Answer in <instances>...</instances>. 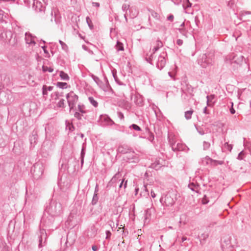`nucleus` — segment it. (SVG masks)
I'll return each instance as SVG.
<instances>
[{"instance_id":"40","label":"nucleus","mask_w":251,"mask_h":251,"mask_svg":"<svg viewBox=\"0 0 251 251\" xmlns=\"http://www.w3.org/2000/svg\"><path fill=\"white\" fill-rule=\"evenodd\" d=\"M112 74H113V77L115 79V81L120 85H125V84L123 83V82H121L119 79H118L117 76V75H116V73H114L113 72H112Z\"/></svg>"},{"instance_id":"44","label":"nucleus","mask_w":251,"mask_h":251,"mask_svg":"<svg viewBox=\"0 0 251 251\" xmlns=\"http://www.w3.org/2000/svg\"><path fill=\"white\" fill-rule=\"evenodd\" d=\"M39 244L38 245L39 248H41L44 247V246H45V245H46V240H45V241L44 242H43V239H42V236H41L39 237Z\"/></svg>"},{"instance_id":"45","label":"nucleus","mask_w":251,"mask_h":251,"mask_svg":"<svg viewBox=\"0 0 251 251\" xmlns=\"http://www.w3.org/2000/svg\"><path fill=\"white\" fill-rule=\"evenodd\" d=\"M224 147L225 149H226L229 151H231L232 149V145L231 144H228L227 142L225 143Z\"/></svg>"},{"instance_id":"64","label":"nucleus","mask_w":251,"mask_h":251,"mask_svg":"<svg viewBox=\"0 0 251 251\" xmlns=\"http://www.w3.org/2000/svg\"><path fill=\"white\" fill-rule=\"evenodd\" d=\"M92 5L93 6H95V7H99L100 6V3L99 2H92Z\"/></svg>"},{"instance_id":"38","label":"nucleus","mask_w":251,"mask_h":251,"mask_svg":"<svg viewBox=\"0 0 251 251\" xmlns=\"http://www.w3.org/2000/svg\"><path fill=\"white\" fill-rule=\"evenodd\" d=\"M210 147V143L208 141H203V150L204 151L207 150Z\"/></svg>"},{"instance_id":"30","label":"nucleus","mask_w":251,"mask_h":251,"mask_svg":"<svg viewBox=\"0 0 251 251\" xmlns=\"http://www.w3.org/2000/svg\"><path fill=\"white\" fill-rule=\"evenodd\" d=\"M91 77L99 86H101V85L102 84V81L100 80L98 76L95 75H94L92 74L91 75Z\"/></svg>"},{"instance_id":"43","label":"nucleus","mask_w":251,"mask_h":251,"mask_svg":"<svg viewBox=\"0 0 251 251\" xmlns=\"http://www.w3.org/2000/svg\"><path fill=\"white\" fill-rule=\"evenodd\" d=\"M103 120L107 122V124L109 125H112L114 124L113 121L108 117L104 116Z\"/></svg>"},{"instance_id":"42","label":"nucleus","mask_w":251,"mask_h":251,"mask_svg":"<svg viewBox=\"0 0 251 251\" xmlns=\"http://www.w3.org/2000/svg\"><path fill=\"white\" fill-rule=\"evenodd\" d=\"M193 112V111H186L185 112V117L187 120H189L191 118Z\"/></svg>"},{"instance_id":"16","label":"nucleus","mask_w":251,"mask_h":251,"mask_svg":"<svg viewBox=\"0 0 251 251\" xmlns=\"http://www.w3.org/2000/svg\"><path fill=\"white\" fill-rule=\"evenodd\" d=\"M132 151V149L130 148L127 145H121L117 149V151L119 153L122 154H126V155Z\"/></svg>"},{"instance_id":"17","label":"nucleus","mask_w":251,"mask_h":251,"mask_svg":"<svg viewBox=\"0 0 251 251\" xmlns=\"http://www.w3.org/2000/svg\"><path fill=\"white\" fill-rule=\"evenodd\" d=\"M205 159L206 161V163L209 164L211 166H215L218 165H222L224 164L223 161L214 160L209 157V156H206Z\"/></svg>"},{"instance_id":"13","label":"nucleus","mask_w":251,"mask_h":251,"mask_svg":"<svg viewBox=\"0 0 251 251\" xmlns=\"http://www.w3.org/2000/svg\"><path fill=\"white\" fill-rule=\"evenodd\" d=\"M198 64L203 68H206L210 63L206 54H203L198 60Z\"/></svg>"},{"instance_id":"22","label":"nucleus","mask_w":251,"mask_h":251,"mask_svg":"<svg viewBox=\"0 0 251 251\" xmlns=\"http://www.w3.org/2000/svg\"><path fill=\"white\" fill-rule=\"evenodd\" d=\"M105 84H103V83L100 86L101 89L105 92H108L109 90H111V87L108 82V79L106 77L105 78Z\"/></svg>"},{"instance_id":"18","label":"nucleus","mask_w":251,"mask_h":251,"mask_svg":"<svg viewBox=\"0 0 251 251\" xmlns=\"http://www.w3.org/2000/svg\"><path fill=\"white\" fill-rule=\"evenodd\" d=\"M215 97L214 95H210L206 96V102L208 106L212 107L214 104Z\"/></svg>"},{"instance_id":"12","label":"nucleus","mask_w":251,"mask_h":251,"mask_svg":"<svg viewBox=\"0 0 251 251\" xmlns=\"http://www.w3.org/2000/svg\"><path fill=\"white\" fill-rule=\"evenodd\" d=\"M172 149L174 151H184L186 152L189 150V148L180 141H178L176 144H174Z\"/></svg>"},{"instance_id":"21","label":"nucleus","mask_w":251,"mask_h":251,"mask_svg":"<svg viewBox=\"0 0 251 251\" xmlns=\"http://www.w3.org/2000/svg\"><path fill=\"white\" fill-rule=\"evenodd\" d=\"M51 15L52 16V18L51 19V22L53 21V18H54V21L56 24L59 25L61 23V17L59 14H57L54 12V14L53 16V12L51 11Z\"/></svg>"},{"instance_id":"39","label":"nucleus","mask_w":251,"mask_h":251,"mask_svg":"<svg viewBox=\"0 0 251 251\" xmlns=\"http://www.w3.org/2000/svg\"><path fill=\"white\" fill-rule=\"evenodd\" d=\"M86 22H87L89 28L91 29H92L94 27V25H93L92 21H91V19L89 18V17L87 16L86 18Z\"/></svg>"},{"instance_id":"55","label":"nucleus","mask_w":251,"mask_h":251,"mask_svg":"<svg viewBox=\"0 0 251 251\" xmlns=\"http://www.w3.org/2000/svg\"><path fill=\"white\" fill-rule=\"evenodd\" d=\"M42 90L43 96L44 98H46L48 95V91L46 89H45V88H44L43 87H42Z\"/></svg>"},{"instance_id":"6","label":"nucleus","mask_w":251,"mask_h":251,"mask_svg":"<svg viewBox=\"0 0 251 251\" xmlns=\"http://www.w3.org/2000/svg\"><path fill=\"white\" fill-rule=\"evenodd\" d=\"M66 99L70 110H73L78 101V96L73 91H71L66 95Z\"/></svg>"},{"instance_id":"52","label":"nucleus","mask_w":251,"mask_h":251,"mask_svg":"<svg viewBox=\"0 0 251 251\" xmlns=\"http://www.w3.org/2000/svg\"><path fill=\"white\" fill-rule=\"evenodd\" d=\"M0 38L5 41V39H6V30H3L2 31H1V32H0Z\"/></svg>"},{"instance_id":"4","label":"nucleus","mask_w":251,"mask_h":251,"mask_svg":"<svg viewBox=\"0 0 251 251\" xmlns=\"http://www.w3.org/2000/svg\"><path fill=\"white\" fill-rule=\"evenodd\" d=\"M44 170L43 164L40 162L36 163L31 168V172L34 179H38L41 178Z\"/></svg>"},{"instance_id":"61","label":"nucleus","mask_w":251,"mask_h":251,"mask_svg":"<svg viewBox=\"0 0 251 251\" xmlns=\"http://www.w3.org/2000/svg\"><path fill=\"white\" fill-rule=\"evenodd\" d=\"M174 4L179 5L181 2V0H171Z\"/></svg>"},{"instance_id":"26","label":"nucleus","mask_w":251,"mask_h":251,"mask_svg":"<svg viewBox=\"0 0 251 251\" xmlns=\"http://www.w3.org/2000/svg\"><path fill=\"white\" fill-rule=\"evenodd\" d=\"M188 187L193 191L195 192H198L199 191V185L197 184H195L194 183H190L188 185Z\"/></svg>"},{"instance_id":"23","label":"nucleus","mask_w":251,"mask_h":251,"mask_svg":"<svg viewBox=\"0 0 251 251\" xmlns=\"http://www.w3.org/2000/svg\"><path fill=\"white\" fill-rule=\"evenodd\" d=\"M7 18V15L5 13V12L0 9V22L1 23H5L6 24L7 23L6 19Z\"/></svg>"},{"instance_id":"31","label":"nucleus","mask_w":251,"mask_h":251,"mask_svg":"<svg viewBox=\"0 0 251 251\" xmlns=\"http://www.w3.org/2000/svg\"><path fill=\"white\" fill-rule=\"evenodd\" d=\"M89 101L90 103L93 105L95 108L97 107L98 106V102L94 99L93 97H89L88 98Z\"/></svg>"},{"instance_id":"5","label":"nucleus","mask_w":251,"mask_h":251,"mask_svg":"<svg viewBox=\"0 0 251 251\" xmlns=\"http://www.w3.org/2000/svg\"><path fill=\"white\" fill-rule=\"evenodd\" d=\"M62 211L61 203L57 202L51 203L48 209V211L52 216H56L60 214Z\"/></svg>"},{"instance_id":"7","label":"nucleus","mask_w":251,"mask_h":251,"mask_svg":"<svg viewBox=\"0 0 251 251\" xmlns=\"http://www.w3.org/2000/svg\"><path fill=\"white\" fill-rule=\"evenodd\" d=\"M167 58V53L166 51H162L158 57L156 63V67L159 70H161L165 67Z\"/></svg>"},{"instance_id":"24","label":"nucleus","mask_w":251,"mask_h":251,"mask_svg":"<svg viewBox=\"0 0 251 251\" xmlns=\"http://www.w3.org/2000/svg\"><path fill=\"white\" fill-rule=\"evenodd\" d=\"M134 102L137 105L139 106H142L143 104V98L140 96H136L134 99Z\"/></svg>"},{"instance_id":"33","label":"nucleus","mask_w":251,"mask_h":251,"mask_svg":"<svg viewBox=\"0 0 251 251\" xmlns=\"http://www.w3.org/2000/svg\"><path fill=\"white\" fill-rule=\"evenodd\" d=\"M208 237V235L207 233H202L200 236V241L201 244L204 243V242L206 239H207Z\"/></svg>"},{"instance_id":"11","label":"nucleus","mask_w":251,"mask_h":251,"mask_svg":"<svg viewBox=\"0 0 251 251\" xmlns=\"http://www.w3.org/2000/svg\"><path fill=\"white\" fill-rule=\"evenodd\" d=\"M25 41L26 44L29 45V46H35L36 44L35 39L37 38L36 36L33 35L29 32H26L25 34Z\"/></svg>"},{"instance_id":"59","label":"nucleus","mask_w":251,"mask_h":251,"mask_svg":"<svg viewBox=\"0 0 251 251\" xmlns=\"http://www.w3.org/2000/svg\"><path fill=\"white\" fill-rule=\"evenodd\" d=\"M174 18V15L171 14L169 15L167 17V20L171 22L173 21Z\"/></svg>"},{"instance_id":"9","label":"nucleus","mask_w":251,"mask_h":251,"mask_svg":"<svg viewBox=\"0 0 251 251\" xmlns=\"http://www.w3.org/2000/svg\"><path fill=\"white\" fill-rule=\"evenodd\" d=\"M33 10L38 13L40 16H43L45 14L46 6L42 3L41 2L36 0L32 7Z\"/></svg>"},{"instance_id":"8","label":"nucleus","mask_w":251,"mask_h":251,"mask_svg":"<svg viewBox=\"0 0 251 251\" xmlns=\"http://www.w3.org/2000/svg\"><path fill=\"white\" fill-rule=\"evenodd\" d=\"M162 46L163 44L162 42L159 39H158L156 41L155 46L152 49L151 54L148 57H146L145 58L146 60L150 64L153 65L152 61L154 59V54Z\"/></svg>"},{"instance_id":"48","label":"nucleus","mask_w":251,"mask_h":251,"mask_svg":"<svg viewBox=\"0 0 251 251\" xmlns=\"http://www.w3.org/2000/svg\"><path fill=\"white\" fill-rule=\"evenodd\" d=\"M129 6H130L129 4H127L126 3L123 4L122 7L123 11L125 12L126 13L128 9L129 8Z\"/></svg>"},{"instance_id":"3","label":"nucleus","mask_w":251,"mask_h":251,"mask_svg":"<svg viewBox=\"0 0 251 251\" xmlns=\"http://www.w3.org/2000/svg\"><path fill=\"white\" fill-rule=\"evenodd\" d=\"M232 237L227 235L225 236L223 238L221 244V247L223 251H232L233 249V243L235 242L232 241Z\"/></svg>"},{"instance_id":"10","label":"nucleus","mask_w":251,"mask_h":251,"mask_svg":"<svg viewBox=\"0 0 251 251\" xmlns=\"http://www.w3.org/2000/svg\"><path fill=\"white\" fill-rule=\"evenodd\" d=\"M125 160L129 163H138L139 161V157L138 154L136 153L133 151H131L125 157Z\"/></svg>"},{"instance_id":"54","label":"nucleus","mask_w":251,"mask_h":251,"mask_svg":"<svg viewBox=\"0 0 251 251\" xmlns=\"http://www.w3.org/2000/svg\"><path fill=\"white\" fill-rule=\"evenodd\" d=\"M85 154V147L84 145H83L82 149H81V151L80 157H84Z\"/></svg>"},{"instance_id":"2","label":"nucleus","mask_w":251,"mask_h":251,"mask_svg":"<svg viewBox=\"0 0 251 251\" xmlns=\"http://www.w3.org/2000/svg\"><path fill=\"white\" fill-rule=\"evenodd\" d=\"M181 98L182 99L186 100L191 97L193 92V88L189 84L187 80H183L181 82Z\"/></svg>"},{"instance_id":"50","label":"nucleus","mask_w":251,"mask_h":251,"mask_svg":"<svg viewBox=\"0 0 251 251\" xmlns=\"http://www.w3.org/2000/svg\"><path fill=\"white\" fill-rule=\"evenodd\" d=\"M66 128L68 129L70 131H72L75 129L74 126L72 124L68 123L66 124Z\"/></svg>"},{"instance_id":"51","label":"nucleus","mask_w":251,"mask_h":251,"mask_svg":"<svg viewBox=\"0 0 251 251\" xmlns=\"http://www.w3.org/2000/svg\"><path fill=\"white\" fill-rule=\"evenodd\" d=\"M59 43L61 45L62 48L63 50H66L68 49V46L67 45L64 43L61 40H59Z\"/></svg>"},{"instance_id":"1","label":"nucleus","mask_w":251,"mask_h":251,"mask_svg":"<svg viewBox=\"0 0 251 251\" xmlns=\"http://www.w3.org/2000/svg\"><path fill=\"white\" fill-rule=\"evenodd\" d=\"M176 193L173 191L169 192L164 197L162 196L160 202L163 206H172L176 200Z\"/></svg>"},{"instance_id":"29","label":"nucleus","mask_w":251,"mask_h":251,"mask_svg":"<svg viewBox=\"0 0 251 251\" xmlns=\"http://www.w3.org/2000/svg\"><path fill=\"white\" fill-rule=\"evenodd\" d=\"M56 86L60 89H66L67 88L68 84L64 82H57L56 83Z\"/></svg>"},{"instance_id":"37","label":"nucleus","mask_w":251,"mask_h":251,"mask_svg":"<svg viewBox=\"0 0 251 251\" xmlns=\"http://www.w3.org/2000/svg\"><path fill=\"white\" fill-rule=\"evenodd\" d=\"M42 71L44 72H49L50 73H51L53 71V69L50 67H49L47 66L43 65Z\"/></svg>"},{"instance_id":"25","label":"nucleus","mask_w":251,"mask_h":251,"mask_svg":"<svg viewBox=\"0 0 251 251\" xmlns=\"http://www.w3.org/2000/svg\"><path fill=\"white\" fill-rule=\"evenodd\" d=\"M59 76L61 79L63 80H69L70 79L68 75L63 71L60 72Z\"/></svg>"},{"instance_id":"56","label":"nucleus","mask_w":251,"mask_h":251,"mask_svg":"<svg viewBox=\"0 0 251 251\" xmlns=\"http://www.w3.org/2000/svg\"><path fill=\"white\" fill-rule=\"evenodd\" d=\"M106 233V237L105 239L107 240H109L110 239V237L111 235V233L109 230H106L105 232Z\"/></svg>"},{"instance_id":"46","label":"nucleus","mask_w":251,"mask_h":251,"mask_svg":"<svg viewBox=\"0 0 251 251\" xmlns=\"http://www.w3.org/2000/svg\"><path fill=\"white\" fill-rule=\"evenodd\" d=\"M143 188H144V191L143 192L141 193L140 195L141 196L143 195L144 196H149V192L147 190L146 185H144L143 186Z\"/></svg>"},{"instance_id":"34","label":"nucleus","mask_w":251,"mask_h":251,"mask_svg":"<svg viewBox=\"0 0 251 251\" xmlns=\"http://www.w3.org/2000/svg\"><path fill=\"white\" fill-rule=\"evenodd\" d=\"M37 0H25L24 2L25 4L28 7L32 6V7L34 5Z\"/></svg>"},{"instance_id":"41","label":"nucleus","mask_w":251,"mask_h":251,"mask_svg":"<svg viewBox=\"0 0 251 251\" xmlns=\"http://www.w3.org/2000/svg\"><path fill=\"white\" fill-rule=\"evenodd\" d=\"M129 128L130 129H133L136 131H141L142 129L141 127L136 124H132L130 126Z\"/></svg>"},{"instance_id":"47","label":"nucleus","mask_w":251,"mask_h":251,"mask_svg":"<svg viewBox=\"0 0 251 251\" xmlns=\"http://www.w3.org/2000/svg\"><path fill=\"white\" fill-rule=\"evenodd\" d=\"M245 155V153L244 152V151H242L238 154L237 159L239 160H242L244 159Z\"/></svg>"},{"instance_id":"63","label":"nucleus","mask_w":251,"mask_h":251,"mask_svg":"<svg viewBox=\"0 0 251 251\" xmlns=\"http://www.w3.org/2000/svg\"><path fill=\"white\" fill-rule=\"evenodd\" d=\"M118 116L119 117V118L121 119H123L124 118V115L123 113H122L121 112H118Z\"/></svg>"},{"instance_id":"53","label":"nucleus","mask_w":251,"mask_h":251,"mask_svg":"<svg viewBox=\"0 0 251 251\" xmlns=\"http://www.w3.org/2000/svg\"><path fill=\"white\" fill-rule=\"evenodd\" d=\"M44 88L46 89L48 91H51L53 90V87L51 86H48L46 85H44L43 87Z\"/></svg>"},{"instance_id":"27","label":"nucleus","mask_w":251,"mask_h":251,"mask_svg":"<svg viewBox=\"0 0 251 251\" xmlns=\"http://www.w3.org/2000/svg\"><path fill=\"white\" fill-rule=\"evenodd\" d=\"M115 48L118 51H123L124 50L123 44L119 41H117L116 45H115Z\"/></svg>"},{"instance_id":"49","label":"nucleus","mask_w":251,"mask_h":251,"mask_svg":"<svg viewBox=\"0 0 251 251\" xmlns=\"http://www.w3.org/2000/svg\"><path fill=\"white\" fill-rule=\"evenodd\" d=\"M65 100L63 99H61L57 103L58 107L60 108H63L65 105L64 103Z\"/></svg>"},{"instance_id":"57","label":"nucleus","mask_w":251,"mask_h":251,"mask_svg":"<svg viewBox=\"0 0 251 251\" xmlns=\"http://www.w3.org/2000/svg\"><path fill=\"white\" fill-rule=\"evenodd\" d=\"M149 11H150L151 12V15L152 17H153L154 18H158V14L155 12L154 11L152 10H149Z\"/></svg>"},{"instance_id":"20","label":"nucleus","mask_w":251,"mask_h":251,"mask_svg":"<svg viewBox=\"0 0 251 251\" xmlns=\"http://www.w3.org/2000/svg\"><path fill=\"white\" fill-rule=\"evenodd\" d=\"M192 3L190 2L189 0H184L183 3L182 4L183 7L185 11V12L188 14H192L191 12H190L189 8L192 6Z\"/></svg>"},{"instance_id":"14","label":"nucleus","mask_w":251,"mask_h":251,"mask_svg":"<svg viewBox=\"0 0 251 251\" xmlns=\"http://www.w3.org/2000/svg\"><path fill=\"white\" fill-rule=\"evenodd\" d=\"M14 34L10 30H6V42H9L10 44L14 45L16 44V41L15 39V36L13 39Z\"/></svg>"},{"instance_id":"62","label":"nucleus","mask_w":251,"mask_h":251,"mask_svg":"<svg viewBox=\"0 0 251 251\" xmlns=\"http://www.w3.org/2000/svg\"><path fill=\"white\" fill-rule=\"evenodd\" d=\"M148 138L150 141L152 142L154 140L153 134L152 133H151Z\"/></svg>"},{"instance_id":"35","label":"nucleus","mask_w":251,"mask_h":251,"mask_svg":"<svg viewBox=\"0 0 251 251\" xmlns=\"http://www.w3.org/2000/svg\"><path fill=\"white\" fill-rule=\"evenodd\" d=\"M99 200V197L98 196V194H94L93 199L91 201V203L92 205H96Z\"/></svg>"},{"instance_id":"60","label":"nucleus","mask_w":251,"mask_h":251,"mask_svg":"<svg viewBox=\"0 0 251 251\" xmlns=\"http://www.w3.org/2000/svg\"><path fill=\"white\" fill-rule=\"evenodd\" d=\"M176 43L177 45L180 46L183 44V41L181 39H177Z\"/></svg>"},{"instance_id":"58","label":"nucleus","mask_w":251,"mask_h":251,"mask_svg":"<svg viewBox=\"0 0 251 251\" xmlns=\"http://www.w3.org/2000/svg\"><path fill=\"white\" fill-rule=\"evenodd\" d=\"M47 46H46L45 45L41 46V48L43 50L45 54L49 55V51L47 50Z\"/></svg>"},{"instance_id":"19","label":"nucleus","mask_w":251,"mask_h":251,"mask_svg":"<svg viewBox=\"0 0 251 251\" xmlns=\"http://www.w3.org/2000/svg\"><path fill=\"white\" fill-rule=\"evenodd\" d=\"M169 143L172 148L174 144H176L178 140L176 139V137L172 133H169L168 135Z\"/></svg>"},{"instance_id":"32","label":"nucleus","mask_w":251,"mask_h":251,"mask_svg":"<svg viewBox=\"0 0 251 251\" xmlns=\"http://www.w3.org/2000/svg\"><path fill=\"white\" fill-rule=\"evenodd\" d=\"M249 14H251V11H241L240 13H239V17L238 18V19L241 20V21H244V20H243V17L246 15H249Z\"/></svg>"},{"instance_id":"15","label":"nucleus","mask_w":251,"mask_h":251,"mask_svg":"<svg viewBox=\"0 0 251 251\" xmlns=\"http://www.w3.org/2000/svg\"><path fill=\"white\" fill-rule=\"evenodd\" d=\"M10 96L11 95L6 94L4 92H0V102L3 105L8 104L10 102L9 100Z\"/></svg>"},{"instance_id":"36","label":"nucleus","mask_w":251,"mask_h":251,"mask_svg":"<svg viewBox=\"0 0 251 251\" xmlns=\"http://www.w3.org/2000/svg\"><path fill=\"white\" fill-rule=\"evenodd\" d=\"M177 30H178L179 32V33L181 34H182V35H183L185 37L187 36V34L188 31H187V30H186V29L185 28L179 27V28H177Z\"/></svg>"},{"instance_id":"28","label":"nucleus","mask_w":251,"mask_h":251,"mask_svg":"<svg viewBox=\"0 0 251 251\" xmlns=\"http://www.w3.org/2000/svg\"><path fill=\"white\" fill-rule=\"evenodd\" d=\"M86 111H79V112L75 111L74 116L78 120H80L83 116V114L85 113Z\"/></svg>"}]
</instances>
